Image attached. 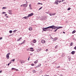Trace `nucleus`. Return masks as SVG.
<instances>
[{
    "mask_svg": "<svg viewBox=\"0 0 76 76\" xmlns=\"http://www.w3.org/2000/svg\"><path fill=\"white\" fill-rule=\"evenodd\" d=\"M53 27H54V26H51L46 28H42L43 30L42 31V32L43 31H48V29H49V28L53 29Z\"/></svg>",
    "mask_w": 76,
    "mask_h": 76,
    "instance_id": "obj_1",
    "label": "nucleus"
},
{
    "mask_svg": "<svg viewBox=\"0 0 76 76\" xmlns=\"http://www.w3.org/2000/svg\"><path fill=\"white\" fill-rule=\"evenodd\" d=\"M54 26V27H53V29H56V28H58V29H61V28H63V27H59V26H55L54 25H53V26Z\"/></svg>",
    "mask_w": 76,
    "mask_h": 76,
    "instance_id": "obj_2",
    "label": "nucleus"
},
{
    "mask_svg": "<svg viewBox=\"0 0 76 76\" xmlns=\"http://www.w3.org/2000/svg\"><path fill=\"white\" fill-rule=\"evenodd\" d=\"M8 13L10 15H12V10H8Z\"/></svg>",
    "mask_w": 76,
    "mask_h": 76,
    "instance_id": "obj_3",
    "label": "nucleus"
},
{
    "mask_svg": "<svg viewBox=\"0 0 76 76\" xmlns=\"http://www.w3.org/2000/svg\"><path fill=\"white\" fill-rule=\"evenodd\" d=\"M10 53H8L7 54L6 57L7 59H9V55H10Z\"/></svg>",
    "mask_w": 76,
    "mask_h": 76,
    "instance_id": "obj_4",
    "label": "nucleus"
},
{
    "mask_svg": "<svg viewBox=\"0 0 76 76\" xmlns=\"http://www.w3.org/2000/svg\"><path fill=\"white\" fill-rule=\"evenodd\" d=\"M33 15H34V13H31L30 14H28V17H30V16H32Z\"/></svg>",
    "mask_w": 76,
    "mask_h": 76,
    "instance_id": "obj_5",
    "label": "nucleus"
},
{
    "mask_svg": "<svg viewBox=\"0 0 76 76\" xmlns=\"http://www.w3.org/2000/svg\"><path fill=\"white\" fill-rule=\"evenodd\" d=\"M41 42L42 44H45V41L44 39H42Z\"/></svg>",
    "mask_w": 76,
    "mask_h": 76,
    "instance_id": "obj_6",
    "label": "nucleus"
},
{
    "mask_svg": "<svg viewBox=\"0 0 76 76\" xmlns=\"http://www.w3.org/2000/svg\"><path fill=\"white\" fill-rule=\"evenodd\" d=\"M53 41H56V40H57L58 39V38L57 37H55L54 39H53Z\"/></svg>",
    "mask_w": 76,
    "mask_h": 76,
    "instance_id": "obj_7",
    "label": "nucleus"
},
{
    "mask_svg": "<svg viewBox=\"0 0 76 76\" xmlns=\"http://www.w3.org/2000/svg\"><path fill=\"white\" fill-rule=\"evenodd\" d=\"M23 7H26L27 6H28V4H23Z\"/></svg>",
    "mask_w": 76,
    "mask_h": 76,
    "instance_id": "obj_8",
    "label": "nucleus"
},
{
    "mask_svg": "<svg viewBox=\"0 0 76 76\" xmlns=\"http://www.w3.org/2000/svg\"><path fill=\"white\" fill-rule=\"evenodd\" d=\"M58 1L56 0V1L55 2L54 4H58Z\"/></svg>",
    "mask_w": 76,
    "mask_h": 76,
    "instance_id": "obj_9",
    "label": "nucleus"
},
{
    "mask_svg": "<svg viewBox=\"0 0 76 76\" xmlns=\"http://www.w3.org/2000/svg\"><path fill=\"white\" fill-rule=\"evenodd\" d=\"M28 16L26 17V16H25L23 17L24 19H28Z\"/></svg>",
    "mask_w": 76,
    "mask_h": 76,
    "instance_id": "obj_10",
    "label": "nucleus"
},
{
    "mask_svg": "<svg viewBox=\"0 0 76 76\" xmlns=\"http://www.w3.org/2000/svg\"><path fill=\"white\" fill-rule=\"evenodd\" d=\"M75 51H72L71 53V54H72L73 55L74 54H75Z\"/></svg>",
    "mask_w": 76,
    "mask_h": 76,
    "instance_id": "obj_11",
    "label": "nucleus"
},
{
    "mask_svg": "<svg viewBox=\"0 0 76 76\" xmlns=\"http://www.w3.org/2000/svg\"><path fill=\"white\" fill-rule=\"evenodd\" d=\"M41 64H39V65H38L36 67H40V66H41Z\"/></svg>",
    "mask_w": 76,
    "mask_h": 76,
    "instance_id": "obj_12",
    "label": "nucleus"
},
{
    "mask_svg": "<svg viewBox=\"0 0 76 76\" xmlns=\"http://www.w3.org/2000/svg\"><path fill=\"white\" fill-rule=\"evenodd\" d=\"M22 38V37H21L19 38L17 40V41H19L20 39H21Z\"/></svg>",
    "mask_w": 76,
    "mask_h": 76,
    "instance_id": "obj_13",
    "label": "nucleus"
},
{
    "mask_svg": "<svg viewBox=\"0 0 76 76\" xmlns=\"http://www.w3.org/2000/svg\"><path fill=\"white\" fill-rule=\"evenodd\" d=\"M33 42L34 43H36L37 42V40L36 39H34L33 40Z\"/></svg>",
    "mask_w": 76,
    "mask_h": 76,
    "instance_id": "obj_14",
    "label": "nucleus"
},
{
    "mask_svg": "<svg viewBox=\"0 0 76 76\" xmlns=\"http://www.w3.org/2000/svg\"><path fill=\"white\" fill-rule=\"evenodd\" d=\"M38 60H36L34 62V63H35V64H37V63H38Z\"/></svg>",
    "mask_w": 76,
    "mask_h": 76,
    "instance_id": "obj_15",
    "label": "nucleus"
},
{
    "mask_svg": "<svg viewBox=\"0 0 76 76\" xmlns=\"http://www.w3.org/2000/svg\"><path fill=\"white\" fill-rule=\"evenodd\" d=\"M25 63V61H22L21 62V64H23Z\"/></svg>",
    "mask_w": 76,
    "mask_h": 76,
    "instance_id": "obj_16",
    "label": "nucleus"
},
{
    "mask_svg": "<svg viewBox=\"0 0 76 76\" xmlns=\"http://www.w3.org/2000/svg\"><path fill=\"white\" fill-rule=\"evenodd\" d=\"M75 32H76V31L74 30L72 32V34H74V33H75Z\"/></svg>",
    "mask_w": 76,
    "mask_h": 76,
    "instance_id": "obj_17",
    "label": "nucleus"
},
{
    "mask_svg": "<svg viewBox=\"0 0 76 76\" xmlns=\"http://www.w3.org/2000/svg\"><path fill=\"white\" fill-rule=\"evenodd\" d=\"M57 28L54 31V32H56V31H57V30H58V28Z\"/></svg>",
    "mask_w": 76,
    "mask_h": 76,
    "instance_id": "obj_18",
    "label": "nucleus"
},
{
    "mask_svg": "<svg viewBox=\"0 0 76 76\" xmlns=\"http://www.w3.org/2000/svg\"><path fill=\"white\" fill-rule=\"evenodd\" d=\"M29 31H31V30H32V28L31 27L29 28Z\"/></svg>",
    "mask_w": 76,
    "mask_h": 76,
    "instance_id": "obj_19",
    "label": "nucleus"
},
{
    "mask_svg": "<svg viewBox=\"0 0 76 76\" xmlns=\"http://www.w3.org/2000/svg\"><path fill=\"white\" fill-rule=\"evenodd\" d=\"M9 32H10V34H12V30L10 31Z\"/></svg>",
    "mask_w": 76,
    "mask_h": 76,
    "instance_id": "obj_20",
    "label": "nucleus"
},
{
    "mask_svg": "<svg viewBox=\"0 0 76 76\" xmlns=\"http://www.w3.org/2000/svg\"><path fill=\"white\" fill-rule=\"evenodd\" d=\"M17 31H18V30H15L14 31H13V33L15 32H16Z\"/></svg>",
    "mask_w": 76,
    "mask_h": 76,
    "instance_id": "obj_21",
    "label": "nucleus"
},
{
    "mask_svg": "<svg viewBox=\"0 0 76 76\" xmlns=\"http://www.w3.org/2000/svg\"><path fill=\"white\" fill-rule=\"evenodd\" d=\"M71 9V7H69L67 9L68 10H70Z\"/></svg>",
    "mask_w": 76,
    "mask_h": 76,
    "instance_id": "obj_22",
    "label": "nucleus"
},
{
    "mask_svg": "<svg viewBox=\"0 0 76 76\" xmlns=\"http://www.w3.org/2000/svg\"><path fill=\"white\" fill-rule=\"evenodd\" d=\"M70 46H72L73 45V42H71L70 45Z\"/></svg>",
    "mask_w": 76,
    "mask_h": 76,
    "instance_id": "obj_23",
    "label": "nucleus"
},
{
    "mask_svg": "<svg viewBox=\"0 0 76 76\" xmlns=\"http://www.w3.org/2000/svg\"><path fill=\"white\" fill-rule=\"evenodd\" d=\"M58 45H56V46H55V48L56 49V48H58Z\"/></svg>",
    "mask_w": 76,
    "mask_h": 76,
    "instance_id": "obj_24",
    "label": "nucleus"
},
{
    "mask_svg": "<svg viewBox=\"0 0 76 76\" xmlns=\"http://www.w3.org/2000/svg\"><path fill=\"white\" fill-rule=\"evenodd\" d=\"M6 9V7H4L2 8V9Z\"/></svg>",
    "mask_w": 76,
    "mask_h": 76,
    "instance_id": "obj_25",
    "label": "nucleus"
},
{
    "mask_svg": "<svg viewBox=\"0 0 76 76\" xmlns=\"http://www.w3.org/2000/svg\"><path fill=\"white\" fill-rule=\"evenodd\" d=\"M42 8V7H41L40 8H39L38 10H41V9Z\"/></svg>",
    "mask_w": 76,
    "mask_h": 76,
    "instance_id": "obj_26",
    "label": "nucleus"
},
{
    "mask_svg": "<svg viewBox=\"0 0 76 76\" xmlns=\"http://www.w3.org/2000/svg\"><path fill=\"white\" fill-rule=\"evenodd\" d=\"M12 70H16V69L12 68Z\"/></svg>",
    "mask_w": 76,
    "mask_h": 76,
    "instance_id": "obj_27",
    "label": "nucleus"
},
{
    "mask_svg": "<svg viewBox=\"0 0 76 76\" xmlns=\"http://www.w3.org/2000/svg\"><path fill=\"white\" fill-rule=\"evenodd\" d=\"M38 4H41V5H42V4L41 3H38Z\"/></svg>",
    "mask_w": 76,
    "mask_h": 76,
    "instance_id": "obj_28",
    "label": "nucleus"
},
{
    "mask_svg": "<svg viewBox=\"0 0 76 76\" xmlns=\"http://www.w3.org/2000/svg\"><path fill=\"white\" fill-rule=\"evenodd\" d=\"M33 73H36V71H35V70H33Z\"/></svg>",
    "mask_w": 76,
    "mask_h": 76,
    "instance_id": "obj_29",
    "label": "nucleus"
},
{
    "mask_svg": "<svg viewBox=\"0 0 76 76\" xmlns=\"http://www.w3.org/2000/svg\"><path fill=\"white\" fill-rule=\"evenodd\" d=\"M29 7H30V9H31V5L30 4L29 5Z\"/></svg>",
    "mask_w": 76,
    "mask_h": 76,
    "instance_id": "obj_30",
    "label": "nucleus"
},
{
    "mask_svg": "<svg viewBox=\"0 0 76 76\" xmlns=\"http://www.w3.org/2000/svg\"><path fill=\"white\" fill-rule=\"evenodd\" d=\"M30 51H34V50H30Z\"/></svg>",
    "mask_w": 76,
    "mask_h": 76,
    "instance_id": "obj_31",
    "label": "nucleus"
},
{
    "mask_svg": "<svg viewBox=\"0 0 76 76\" xmlns=\"http://www.w3.org/2000/svg\"><path fill=\"white\" fill-rule=\"evenodd\" d=\"M31 66H34V64H31Z\"/></svg>",
    "mask_w": 76,
    "mask_h": 76,
    "instance_id": "obj_32",
    "label": "nucleus"
},
{
    "mask_svg": "<svg viewBox=\"0 0 76 76\" xmlns=\"http://www.w3.org/2000/svg\"><path fill=\"white\" fill-rule=\"evenodd\" d=\"M30 56H32V55H33V53H31L30 54Z\"/></svg>",
    "mask_w": 76,
    "mask_h": 76,
    "instance_id": "obj_33",
    "label": "nucleus"
},
{
    "mask_svg": "<svg viewBox=\"0 0 76 76\" xmlns=\"http://www.w3.org/2000/svg\"><path fill=\"white\" fill-rule=\"evenodd\" d=\"M3 14H5V13H6V12H3L2 13Z\"/></svg>",
    "mask_w": 76,
    "mask_h": 76,
    "instance_id": "obj_34",
    "label": "nucleus"
},
{
    "mask_svg": "<svg viewBox=\"0 0 76 76\" xmlns=\"http://www.w3.org/2000/svg\"><path fill=\"white\" fill-rule=\"evenodd\" d=\"M20 6L21 7H23V4L22 5H21Z\"/></svg>",
    "mask_w": 76,
    "mask_h": 76,
    "instance_id": "obj_35",
    "label": "nucleus"
},
{
    "mask_svg": "<svg viewBox=\"0 0 76 76\" xmlns=\"http://www.w3.org/2000/svg\"><path fill=\"white\" fill-rule=\"evenodd\" d=\"M48 51V49H46V51Z\"/></svg>",
    "mask_w": 76,
    "mask_h": 76,
    "instance_id": "obj_36",
    "label": "nucleus"
},
{
    "mask_svg": "<svg viewBox=\"0 0 76 76\" xmlns=\"http://www.w3.org/2000/svg\"><path fill=\"white\" fill-rule=\"evenodd\" d=\"M33 48H30V49H31V50H33Z\"/></svg>",
    "mask_w": 76,
    "mask_h": 76,
    "instance_id": "obj_37",
    "label": "nucleus"
},
{
    "mask_svg": "<svg viewBox=\"0 0 76 76\" xmlns=\"http://www.w3.org/2000/svg\"><path fill=\"white\" fill-rule=\"evenodd\" d=\"M29 58H30V57L29 56V57L28 58V61L29 60Z\"/></svg>",
    "mask_w": 76,
    "mask_h": 76,
    "instance_id": "obj_38",
    "label": "nucleus"
},
{
    "mask_svg": "<svg viewBox=\"0 0 76 76\" xmlns=\"http://www.w3.org/2000/svg\"><path fill=\"white\" fill-rule=\"evenodd\" d=\"M24 44L23 42L22 43H20V45H22V44Z\"/></svg>",
    "mask_w": 76,
    "mask_h": 76,
    "instance_id": "obj_39",
    "label": "nucleus"
},
{
    "mask_svg": "<svg viewBox=\"0 0 76 76\" xmlns=\"http://www.w3.org/2000/svg\"><path fill=\"white\" fill-rule=\"evenodd\" d=\"M56 15V13H53L52 14V15Z\"/></svg>",
    "mask_w": 76,
    "mask_h": 76,
    "instance_id": "obj_40",
    "label": "nucleus"
},
{
    "mask_svg": "<svg viewBox=\"0 0 76 76\" xmlns=\"http://www.w3.org/2000/svg\"><path fill=\"white\" fill-rule=\"evenodd\" d=\"M61 1H58V3H61Z\"/></svg>",
    "mask_w": 76,
    "mask_h": 76,
    "instance_id": "obj_41",
    "label": "nucleus"
},
{
    "mask_svg": "<svg viewBox=\"0 0 76 76\" xmlns=\"http://www.w3.org/2000/svg\"><path fill=\"white\" fill-rule=\"evenodd\" d=\"M25 41H26L25 40H23V42H24V43H25Z\"/></svg>",
    "mask_w": 76,
    "mask_h": 76,
    "instance_id": "obj_42",
    "label": "nucleus"
},
{
    "mask_svg": "<svg viewBox=\"0 0 76 76\" xmlns=\"http://www.w3.org/2000/svg\"><path fill=\"white\" fill-rule=\"evenodd\" d=\"M2 71H2V70L0 71V73H1V72H2Z\"/></svg>",
    "mask_w": 76,
    "mask_h": 76,
    "instance_id": "obj_43",
    "label": "nucleus"
},
{
    "mask_svg": "<svg viewBox=\"0 0 76 76\" xmlns=\"http://www.w3.org/2000/svg\"><path fill=\"white\" fill-rule=\"evenodd\" d=\"M74 49H75V50H76V46L74 48Z\"/></svg>",
    "mask_w": 76,
    "mask_h": 76,
    "instance_id": "obj_44",
    "label": "nucleus"
},
{
    "mask_svg": "<svg viewBox=\"0 0 76 76\" xmlns=\"http://www.w3.org/2000/svg\"><path fill=\"white\" fill-rule=\"evenodd\" d=\"M26 4H28V2H27V1H26Z\"/></svg>",
    "mask_w": 76,
    "mask_h": 76,
    "instance_id": "obj_45",
    "label": "nucleus"
},
{
    "mask_svg": "<svg viewBox=\"0 0 76 76\" xmlns=\"http://www.w3.org/2000/svg\"><path fill=\"white\" fill-rule=\"evenodd\" d=\"M15 61V59H13V60H12V61Z\"/></svg>",
    "mask_w": 76,
    "mask_h": 76,
    "instance_id": "obj_46",
    "label": "nucleus"
},
{
    "mask_svg": "<svg viewBox=\"0 0 76 76\" xmlns=\"http://www.w3.org/2000/svg\"><path fill=\"white\" fill-rule=\"evenodd\" d=\"M60 66H58V68H60Z\"/></svg>",
    "mask_w": 76,
    "mask_h": 76,
    "instance_id": "obj_47",
    "label": "nucleus"
},
{
    "mask_svg": "<svg viewBox=\"0 0 76 76\" xmlns=\"http://www.w3.org/2000/svg\"><path fill=\"white\" fill-rule=\"evenodd\" d=\"M15 70H16V71H18V69H15Z\"/></svg>",
    "mask_w": 76,
    "mask_h": 76,
    "instance_id": "obj_48",
    "label": "nucleus"
},
{
    "mask_svg": "<svg viewBox=\"0 0 76 76\" xmlns=\"http://www.w3.org/2000/svg\"><path fill=\"white\" fill-rule=\"evenodd\" d=\"M3 38L2 37L0 38V39H1Z\"/></svg>",
    "mask_w": 76,
    "mask_h": 76,
    "instance_id": "obj_49",
    "label": "nucleus"
},
{
    "mask_svg": "<svg viewBox=\"0 0 76 76\" xmlns=\"http://www.w3.org/2000/svg\"><path fill=\"white\" fill-rule=\"evenodd\" d=\"M7 14H6L5 15V16H7Z\"/></svg>",
    "mask_w": 76,
    "mask_h": 76,
    "instance_id": "obj_50",
    "label": "nucleus"
},
{
    "mask_svg": "<svg viewBox=\"0 0 76 76\" xmlns=\"http://www.w3.org/2000/svg\"><path fill=\"white\" fill-rule=\"evenodd\" d=\"M63 33H64V34H65V32H64V31H63Z\"/></svg>",
    "mask_w": 76,
    "mask_h": 76,
    "instance_id": "obj_51",
    "label": "nucleus"
},
{
    "mask_svg": "<svg viewBox=\"0 0 76 76\" xmlns=\"http://www.w3.org/2000/svg\"><path fill=\"white\" fill-rule=\"evenodd\" d=\"M45 76H48V75H45Z\"/></svg>",
    "mask_w": 76,
    "mask_h": 76,
    "instance_id": "obj_52",
    "label": "nucleus"
},
{
    "mask_svg": "<svg viewBox=\"0 0 76 76\" xmlns=\"http://www.w3.org/2000/svg\"><path fill=\"white\" fill-rule=\"evenodd\" d=\"M10 64H8V66H9V65H10Z\"/></svg>",
    "mask_w": 76,
    "mask_h": 76,
    "instance_id": "obj_53",
    "label": "nucleus"
},
{
    "mask_svg": "<svg viewBox=\"0 0 76 76\" xmlns=\"http://www.w3.org/2000/svg\"><path fill=\"white\" fill-rule=\"evenodd\" d=\"M62 0V2L63 1H64L65 0Z\"/></svg>",
    "mask_w": 76,
    "mask_h": 76,
    "instance_id": "obj_54",
    "label": "nucleus"
},
{
    "mask_svg": "<svg viewBox=\"0 0 76 76\" xmlns=\"http://www.w3.org/2000/svg\"><path fill=\"white\" fill-rule=\"evenodd\" d=\"M29 50V49H27V51H28V50Z\"/></svg>",
    "mask_w": 76,
    "mask_h": 76,
    "instance_id": "obj_55",
    "label": "nucleus"
},
{
    "mask_svg": "<svg viewBox=\"0 0 76 76\" xmlns=\"http://www.w3.org/2000/svg\"><path fill=\"white\" fill-rule=\"evenodd\" d=\"M7 18H9V17H8V16H7Z\"/></svg>",
    "mask_w": 76,
    "mask_h": 76,
    "instance_id": "obj_56",
    "label": "nucleus"
},
{
    "mask_svg": "<svg viewBox=\"0 0 76 76\" xmlns=\"http://www.w3.org/2000/svg\"><path fill=\"white\" fill-rule=\"evenodd\" d=\"M50 16H51V14H50Z\"/></svg>",
    "mask_w": 76,
    "mask_h": 76,
    "instance_id": "obj_57",
    "label": "nucleus"
},
{
    "mask_svg": "<svg viewBox=\"0 0 76 76\" xmlns=\"http://www.w3.org/2000/svg\"><path fill=\"white\" fill-rule=\"evenodd\" d=\"M9 64H11V62H10L9 63Z\"/></svg>",
    "mask_w": 76,
    "mask_h": 76,
    "instance_id": "obj_58",
    "label": "nucleus"
},
{
    "mask_svg": "<svg viewBox=\"0 0 76 76\" xmlns=\"http://www.w3.org/2000/svg\"><path fill=\"white\" fill-rule=\"evenodd\" d=\"M60 76H63V75H61Z\"/></svg>",
    "mask_w": 76,
    "mask_h": 76,
    "instance_id": "obj_59",
    "label": "nucleus"
},
{
    "mask_svg": "<svg viewBox=\"0 0 76 76\" xmlns=\"http://www.w3.org/2000/svg\"><path fill=\"white\" fill-rule=\"evenodd\" d=\"M43 19H45V18H43Z\"/></svg>",
    "mask_w": 76,
    "mask_h": 76,
    "instance_id": "obj_60",
    "label": "nucleus"
},
{
    "mask_svg": "<svg viewBox=\"0 0 76 76\" xmlns=\"http://www.w3.org/2000/svg\"><path fill=\"white\" fill-rule=\"evenodd\" d=\"M37 52H38V50H37Z\"/></svg>",
    "mask_w": 76,
    "mask_h": 76,
    "instance_id": "obj_61",
    "label": "nucleus"
},
{
    "mask_svg": "<svg viewBox=\"0 0 76 76\" xmlns=\"http://www.w3.org/2000/svg\"><path fill=\"white\" fill-rule=\"evenodd\" d=\"M44 0V1H45V0Z\"/></svg>",
    "mask_w": 76,
    "mask_h": 76,
    "instance_id": "obj_62",
    "label": "nucleus"
},
{
    "mask_svg": "<svg viewBox=\"0 0 76 76\" xmlns=\"http://www.w3.org/2000/svg\"><path fill=\"white\" fill-rule=\"evenodd\" d=\"M44 17V16H43V17Z\"/></svg>",
    "mask_w": 76,
    "mask_h": 76,
    "instance_id": "obj_63",
    "label": "nucleus"
},
{
    "mask_svg": "<svg viewBox=\"0 0 76 76\" xmlns=\"http://www.w3.org/2000/svg\"><path fill=\"white\" fill-rule=\"evenodd\" d=\"M75 47H76V46H75Z\"/></svg>",
    "mask_w": 76,
    "mask_h": 76,
    "instance_id": "obj_64",
    "label": "nucleus"
}]
</instances>
